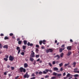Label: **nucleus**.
<instances>
[{"instance_id":"obj_1","label":"nucleus","mask_w":79,"mask_h":79,"mask_svg":"<svg viewBox=\"0 0 79 79\" xmlns=\"http://www.w3.org/2000/svg\"><path fill=\"white\" fill-rule=\"evenodd\" d=\"M19 70H20V73H23H23L26 72V69H24L23 67H21L19 69Z\"/></svg>"},{"instance_id":"obj_2","label":"nucleus","mask_w":79,"mask_h":79,"mask_svg":"<svg viewBox=\"0 0 79 79\" xmlns=\"http://www.w3.org/2000/svg\"><path fill=\"white\" fill-rule=\"evenodd\" d=\"M46 52L47 53H49V52H50V53H52V52H53V51L52 49L50 48L48 49H47L46 50Z\"/></svg>"},{"instance_id":"obj_3","label":"nucleus","mask_w":79,"mask_h":79,"mask_svg":"<svg viewBox=\"0 0 79 79\" xmlns=\"http://www.w3.org/2000/svg\"><path fill=\"white\" fill-rule=\"evenodd\" d=\"M13 60H14V57L13 56H10L9 57V60L10 61H13Z\"/></svg>"},{"instance_id":"obj_4","label":"nucleus","mask_w":79,"mask_h":79,"mask_svg":"<svg viewBox=\"0 0 79 79\" xmlns=\"http://www.w3.org/2000/svg\"><path fill=\"white\" fill-rule=\"evenodd\" d=\"M31 52H32L33 53H31V54L30 55L31 57H32V58H34L35 57V53H34V52H33V51H31Z\"/></svg>"},{"instance_id":"obj_5","label":"nucleus","mask_w":79,"mask_h":79,"mask_svg":"<svg viewBox=\"0 0 79 79\" xmlns=\"http://www.w3.org/2000/svg\"><path fill=\"white\" fill-rule=\"evenodd\" d=\"M16 50H18V54H19L20 52H21V49L19 47H17L16 48Z\"/></svg>"},{"instance_id":"obj_6","label":"nucleus","mask_w":79,"mask_h":79,"mask_svg":"<svg viewBox=\"0 0 79 79\" xmlns=\"http://www.w3.org/2000/svg\"><path fill=\"white\" fill-rule=\"evenodd\" d=\"M33 44L32 43H30L29 42H28L27 45L28 46H30V47H32V46H33Z\"/></svg>"},{"instance_id":"obj_7","label":"nucleus","mask_w":79,"mask_h":79,"mask_svg":"<svg viewBox=\"0 0 79 79\" xmlns=\"http://www.w3.org/2000/svg\"><path fill=\"white\" fill-rule=\"evenodd\" d=\"M26 74H25L24 75L23 77L24 78H26V77H27V78H28V77H29V76L28 75H27V73H26Z\"/></svg>"},{"instance_id":"obj_8","label":"nucleus","mask_w":79,"mask_h":79,"mask_svg":"<svg viewBox=\"0 0 79 79\" xmlns=\"http://www.w3.org/2000/svg\"><path fill=\"white\" fill-rule=\"evenodd\" d=\"M71 53H72V52L69 51L67 54V55L68 56H70V55H71Z\"/></svg>"},{"instance_id":"obj_9","label":"nucleus","mask_w":79,"mask_h":79,"mask_svg":"<svg viewBox=\"0 0 79 79\" xmlns=\"http://www.w3.org/2000/svg\"><path fill=\"white\" fill-rule=\"evenodd\" d=\"M67 49L68 50H71V46H69L67 47Z\"/></svg>"},{"instance_id":"obj_10","label":"nucleus","mask_w":79,"mask_h":79,"mask_svg":"<svg viewBox=\"0 0 79 79\" xmlns=\"http://www.w3.org/2000/svg\"><path fill=\"white\" fill-rule=\"evenodd\" d=\"M56 57H57V59L58 60L60 58V56H59V55H57L55 56H54V58H56Z\"/></svg>"},{"instance_id":"obj_11","label":"nucleus","mask_w":79,"mask_h":79,"mask_svg":"<svg viewBox=\"0 0 79 79\" xmlns=\"http://www.w3.org/2000/svg\"><path fill=\"white\" fill-rule=\"evenodd\" d=\"M3 48H6V49H8V45H4L3 47Z\"/></svg>"},{"instance_id":"obj_12","label":"nucleus","mask_w":79,"mask_h":79,"mask_svg":"<svg viewBox=\"0 0 79 79\" xmlns=\"http://www.w3.org/2000/svg\"><path fill=\"white\" fill-rule=\"evenodd\" d=\"M70 64V63L69 62L68 63V64H64V66L65 67H66L67 66H68V65H69Z\"/></svg>"},{"instance_id":"obj_13","label":"nucleus","mask_w":79,"mask_h":79,"mask_svg":"<svg viewBox=\"0 0 79 79\" xmlns=\"http://www.w3.org/2000/svg\"><path fill=\"white\" fill-rule=\"evenodd\" d=\"M77 69H77V68H76L75 69H74L73 70V72L74 73H76V71H77Z\"/></svg>"},{"instance_id":"obj_14","label":"nucleus","mask_w":79,"mask_h":79,"mask_svg":"<svg viewBox=\"0 0 79 79\" xmlns=\"http://www.w3.org/2000/svg\"><path fill=\"white\" fill-rule=\"evenodd\" d=\"M53 70L54 71H58V69L56 67H54L53 68Z\"/></svg>"},{"instance_id":"obj_15","label":"nucleus","mask_w":79,"mask_h":79,"mask_svg":"<svg viewBox=\"0 0 79 79\" xmlns=\"http://www.w3.org/2000/svg\"><path fill=\"white\" fill-rule=\"evenodd\" d=\"M43 44H46V40H44L43 41H42Z\"/></svg>"},{"instance_id":"obj_16","label":"nucleus","mask_w":79,"mask_h":79,"mask_svg":"<svg viewBox=\"0 0 79 79\" xmlns=\"http://www.w3.org/2000/svg\"><path fill=\"white\" fill-rule=\"evenodd\" d=\"M28 66V65H27V64L26 63H25L24 64V68H27V66Z\"/></svg>"},{"instance_id":"obj_17","label":"nucleus","mask_w":79,"mask_h":79,"mask_svg":"<svg viewBox=\"0 0 79 79\" xmlns=\"http://www.w3.org/2000/svg\"><path fill=\"white\" fill-rule=\"evenodd\" d=\"M30 60L31 61H34V58H33L32 57H30Z\"/></svg>"},{"instance_id":"obj_18","label":"nucleus","mask_w":79,"mask_h":79,"mask_svg":"<svg viewBox=\"0 0 79 79\" xmlns=\"http://www.w3.org/2000/svg\"><path fill=\"white\" fill-rule=\"evenodd\" d=\"M63 55H64V53H62L60 54V56L61 58H62Z\"/></svg>"},{"instance_id":"obj_19","label":"nucleus","mask_w":79,"mask_h":79,"mask_svg":"<svg viewBox=\"0 0 79 79\" xmlns=\"http://www.w3.org/2000/svg\"><path fill=\"white\" fill-rule=\"evenodd\" d=\"M23 42L24 45H27V41L24 40Z\"/></svg>"},{"instance_id":"obj_20","label":"nucleus","mask_w":79,"mask_h":79,"mask_svg":"<svg viewBox=\"0 0 79 79\" xmlns=\"http://www.w3.org/2000/svg\"><path fill=\"white\" fill-rule=\"evenodd\" d=\"M63 52V49L62 48H60L59 49V52L60 53H61Z\"/></svg>"},{"instance_id":"obj_21","label":"nucleus","mask_w":79,"mask_h":79,"mask_svg":"<svg viewBox=\"0 0 79 79\" xmlns=\"http://www.w3.org/2000/svg\"><path fill=\"white\" fill-rule=\"evenodd\" d=\"M59 65L60 67H61L63 65V63H61L60 64H59Z\"/></svg>"},{"instance_id":"obj_22","label":"nucleus","mask_w":79,"mask_h":79,"mask_svg":"<svg viewBox=\"0 0 79 79\" xmlns=\"http://www.w3.org/2000/svg\"><path fill=\"white\" fill-rule=\"evenodd\" d=\"M18 43L19 45H20V44H21V43H22V41H19Z\"/></svg>"},{"instance_id":"obj_23","label":"nucleus","mask_w":79,"mask_h":79,"mask_svg":"<svg viewBox=\"0 0 79 79\" xmlns=\"http://www.w3.org/2000/svg\"><path fill=\"white\" fill-rule=\"evenodd\" d=\"M26 48V46H23V50H25Z\"/></svg>"},{"instance_id":"obj_24","label":"nucleus","mask_w":79,"mask_h":79,"mask_svg":"<svg viewBox=\"0 0 79 79\" xmlns=\"http://www.w3.org/2000/svg\"><path fill=\"white\" fill-rule=\"evenodd\" d=\"M43 73V72H42L40 71L39 72L38 74H40V75H42Z\"/></svg>"},{"instance_id":"obj_25","label":"nucleus","mask_w":79,"mask_h":79,"mask_svg":"<svg viewBox=\"0 0 79 79\" xmlns=\"http://www.w3.org/2000/svg\"><path fill=\"white\" fill-rule=\"evenodd\" d=\"M8 39H9V38H8V37L7 36H5L4 37V40H7Z\"/></svg>"},{"instance_id":"obj_26","label":"nucleus","mask_w":79,"mask_h":79,"mask_svg":"<svg viewBox=\"0 0 79 79\" xmlns=\"http://www.w3.org/2000/svg\"><path fill=\"white\" fill-rule=\"evenodd\" d=\"M73 67H75L76 64V63L75 62H74L73 63Z\"/></svg>"},{"instance_id":"obj_27","label":"nucleus","mask_w":79,"mask_h":79,"mask_svg":"<svg viewBox=\"0 0 79 79\" xmlns=\"http://www.w3.org/2000/svg\"><path fill=\"white\" fill-rule=\"evenodd\" d=\"M74 77H79V75L77 74H75L74 75Z\"/></svg>"},{"instance_id":"obj_28","label":"nucleus","mask_w":79,"mask_h":79,"mask_svg":"<svg viewBox=\"0 0 79 79\" xmlns=\"http://www.w3.org/2000/svg\"><path fill=\"white\" fill-rule=\"evenodd\" d=\"M51 79H56V77H52L51 78Z\"/></svg>"},{"instance_id":"obj_29","label":"nucleus","mask_w":79,"mask_h":79,"mask_svg":"<svg viewBox=\"0 0 79 79\" xmlns=\"http://www.w3.org/2000/svg\"><path fill=\"white\" fill-rule=\"evenodd\" d=\"M53 76H56L57 73L55 72H54L53 73Z\"/></svg>"},{"instance_id":"obj_30","label":"nucleus","mask_w":79,"mask_h":79,"mask_svg":"<svg viewBox=\"0 0 79 79\" xmlns=\"http://www.w3.org/2000/svg\"><path fill=\"white\" fill-rule=\"evenodd\" d=\"M40 56V55H35V57L36 58H39Z\"/></svg>"},{"instance_id":"obj_31","label":"nucleus","mask_w":79,"mask_h":79,"mask_svg":"<svg viewBox=\"0 0 79 79\" xmlns=\"http://www.w3.org/2000/svg\"><path fill=\"white\" fill-rule=\"evenodd\" d=\"M4 60L6 61H8V59L7 58H4Z\"/></svg>"},{"instance_id":"obj_32","label":"nucleus","mask_w":79,"mask_h":79,"mask_svg":"<svg viewBox=\"0 0 79 79\" xmlns=\"http://www.w3.org/2000/svg\"><path fill=\"white\" fill-rule=\"evenodd\" d=\"M11 69L12 70H14L15 69V67H11Z\"/></svg>"},{"instance_id":"obj_33","label":"nucleus","mask_w":79,"mask_h":79,"mask_svg":"<svg viewBox=\"0 0 79 79\" xmlns=\"http://www.w3.org/2000/svg\"><path fill=\"white\" fill-rule=\"evenodd\" d=\"M35 52L36 53H38V52H39V49L38 48H36L35 50Z\"/></svg>"},{"instance_id":"obj_34","label":"nucleus","mask_w":79,"mask_h":79,"mask_svg":"<svg viewBox=\"0 0 79 79\" xmlns=\"http://www.w3.org/2000/svg\"><path fill=\"white\" fill-rule=\"evenodd\" d=\"M61 73L58 74L57 75V76H61Z\"/></svg>"},{"instance_id":"obj_35","label":"nucleus","mask_w":79,"mask_h":79,"mask_svg":"<svg viewBox=\"0 0 79 79\" xmlns=\"http://www.w3.org/2000/svg\"><path fill=\"white\" fill-rule=\"evenodd\" d=\"M42 41L41 40L39 42V44H40V45H42Z\"/></svg>"},{"instance_id":"obj_36","label":"nucleus","mask_w":79,"mask_h":79,"mask_svg":"<svg viewBox=\"0 0 79 79\" xmlns=\"http://www.w3.org/2000/svg\"><path fill=\"white\" fill-rule=\"evenodd\" d=\"M70 74H69V73H68V74L67 75H66V77H69V76H70Z\"/></svg>"},{"instance_id":"obj_37","label":"nucleus","mask_w":79,"mask_h":79,"mask_svg":"<svg viewBox=\"0 0 79 79\" xmlns=\"http://www.w3.org/2000/svg\"><path fill=\"white\" fill-rule=\"evenodd\" d=\"M48 65H50V66L51 67V66H52V64L50 63H49L48 64Z\"/></svg>"},{"instance_id":"obj_38","label":"nucleus","mask_w":79,"mask_h":79,"mask_svg":"<svg viewBox=\"0 0 79 79\" xmlns=\"http://www.w3.org/2000/svg\"><path fill=\"white\" fill-rule=\"evenodd\" d=\"M45 71L46 72V73H48V71H49V70L48 69H45Z\"/></svg>"},{"instance_id":"obj_39","label":"nucleus","mask_w":79,"mask_h":79,"mask_svg":"<svg viewBox=\"0 0 79 79\" xmlns=\"http://www.w3.org/2000/svg\"><path fill=\"white\" fill-rule=\"evenodd\" d=\"M9 35L10 36H13V34L12 33H11L9 34Z\"/></svg>"},{"instance_id":"obj_40","label":"nucleus","mask_w":79,"mask_h":79,"mask_svg":"<svg viewBox=\"0 0 79 79\" xmlns=\"http://www.w3.org/2000/svg\"><path fill=\"white\" fill-rule=\"evenodd\" d=\"M22 55H24V52H22V53H20Z\"/></svg>"},{"instance_id":"obj_41","label":"nucleus","mask_w":79,"mask_h":79,"mask_svg":"<svg viewBox=\"0 0 79 79\" xmlns=\"http://www.w3.org/2000/svg\"><path fill=\"white\" fill-rule=\"evenodd\" d=\"M43 74H47V72H45V71H43Z\"/></svg>"},{"instance_id":"obj_42","label":"nucleus","mask_w":79,"mask_h":79,"mask_svg":"<svg viewBox=\"0 0 79 79\" xmlns=\"http://www.w3.org/2000/svg\"><path fill=\"white\" fill-rule=\"evenodd\" d=\"M8 55H6L5 56V58H8Z\"/></svg>"},{"instance_id":"obj_43","label":"nucleus","mask_w":79,"mask_h":79,"mask_svg":"<svg viewBox=\"0 0 79 79\" xmlns=\"http://www.w3.org/2000/svg\"><path fill=\"white\" fill-rule=\"evenodd\" d=\"M12 39H15V35L12 36Z\"/></svg>"},{"instance_id":"obj_44","label":"nucleus","mask_w":79,"mask_h":79,"mask_svg":"<svg viewBox=\"0 0 79 79\" xmlns=\"http://www.w3.org/2000/svg\"><path fill=\"white\" fill-rule=\"evenodd\" d=\"M48 77H49V76L48 75H46L45 76V78H48Z\"/></svg>"},{"instance_id":"obj_45","label":"nucleus","mask_w":79,"mask_h":79,"mask_svg":"<svg viewBox=\"0 0 79 79\" xmlns=\"http://www.w3.org/2000/svg\"><path fill=\"white\" fill-rule=\"evenodd\" d=\"M63 67H61L60 68V71H63Z\"/></svg>"},{"instance_id":"obj_46","label":"nucleus","mask_w":79,"mask_h":79,"mask_svg":"<svg viewBox=\"0 0 79 79\" xmlns=\"http://www.w3.org/2000/svg\"><path fill=\"white\" fill-rule=\"evenodd\" d=\"M36 63V61H35V60L34 61V63H33V64H34V65H35Z\"/></svg>"},{"instance_id":"obj_47","label":"nucleus","mask_w":79,"mask_h":79,"mask_svg":"<svg viewBox=\"0 0 79 79\" xmlns=\"http://www.w3.org/2000/svg\"><path fill=\"white\" fill-rule=\"evenodd\" d=\"M55 64V61H53L52 62V64Z\"/></svg>"},{"instance_id":"obj_48","label":"nucleus","mask_w":79,"mask_h":79,"mask_svg":"<svg viewBox=\"0 0 79 79\" xmlns=\"http://www.w3.org/2000/svg\"><path fill=\"white\" fill-rule=\"evenodd\" d=\"M18 77H19V76H18L17 77H15V79H17L18 78Z\"/></svg>"},{"instance_id":"obj_49","label":"nucleus","mask_w":79,"mask_h":79,"mask_svg":"<svg viewBox=\"0 0 79 79\" xmlns=\"http://www.w3.org/2000/svg\"><path fill=\"white\" fill-rule=\"evenodd\" d=\"M59 62H59V61H56V64H58V63H59Z\"/></svg>"},{"instance_id":"obj_50","label":"nucleus","mask_w":79,"mask_h":79,"mask_svg":"<svg viewBox=\"0 0 79 79\" xmlns=\"http://www.w3.org/2000/svg\"><path fill=\"white\" fill-rule=\"evenodd\" d=\"M25 60L26 61H28V58L27 57L26 59H25Z\"/></svg>"},{"instance_id":"obj_51","label":"nucleus","mask_w":79,"mask_h":79,"mask_svg":"<svg viewBox=\"0 0 79 79\" xmlns=\"http://www.w3.org/2000/svg\"><path fill=\"white\" fill-rule=\"evenodd\" d=\"M36 47H37V48H38L39 47V46L38 44H37L36 45Z\"/></svg>"},{"instance_id":"obj_52","label":"nucleus","mask_w":79,"mask_h":79,"mask_svg":"<svg viewBox=\"0 0 79 79\" xmlns=\"http://www.w3.org/2000/svg\"><path fill=\"white\" fill-rule=\"evenodd\" d=\"M69 77H70V78H72L73 77V75H70V76Z\"/></svg>"},{"instance_id":"obj_53","label":"nucleus","mask_w":79,"mask_h":79,"mask_svg":"<svg viewBox=\"0 0 79 79\" xmlns=\"http://www.w3.org/2000/svg\"><path fill=\"white\" fill-rule=\"evenodd\" d=\"M31 76H35V74H34V73H32L31 75Z\"/></svg>"},{"instance_id":"obj_54","label":"nucleus","mask_w":79,"mask_h":79,"mask_svg":"<svg viewBox=\"0 0 79 79\" xmlns=\"http://www.w3.org/2000/svg\"><path fill=\"white\" fill-rule=\"evenodd\" d=\"M70 42H73V40L72 39H70Z\"/></svg>"},{"instance_id":"obj_55","label":"nucleus","mask_w":79,"mask_h":79,"mask_svg":"<svg viewBox=\"0 0 79 79\" xmlns=\"http://www.w3.org/2000/svg\"><path fill=\"white\" fill-rule=\"evenodd\" d=\"M0 48H2V44L0 43Z\"/></svg>"},{"instance_id":"obj_56","label":"nucleus","mask_w":79,"mask_h":79,"mask_svg":"<svg viewBox=\"0 0 79 79\" xmlns=\"http://www.w3.org/2000/svg\"><path fill=\"white\" fill-rule=\"evenodd\" d=\"M75 73H79V71H77L76 72H75Z\"/></svg>"},{"instance_id":"obj_57","label":"nucleus","mask_w":79,"mask_h":79,"mask_svg":"<svg viewBox=\"0 0 79 79\" xmlns=\"http://www.w3.org/2000/svg\"><path fill=\"white\" fill-rule=\"evenodd\" d=\"M4 75H6L7 74V73H6V72H5L4 73Z\"/></svg>"},{"instance_id":"obj_58","label":"nucleus","mask_w":79,"mask_h":79,"mask_svg":"<svg viewBox=\"0 0 79 79\" xmlns=\"http://www.w3.org/2000/svg\"><path fill=\"white\" fill-rule=\"evenodd\" d=\"M20 40V39L19 38H18L17 39V41H19Z\"/></svg>"},{"instance_id":"obj_59","label":"nucleus","mask_w":79,"mask_h":79,"mask_svg":"<svg viewBox=\"0 0 79 79\" xmlns=\"http://www.w3.org/2000/svg\"><path fill=\"white\" fill-rule=\"evenodd\" d=\"M40 61V58L38 59L36 61Z\"/></svg>"},{"instance_id":"obj_60","label":"nucleus","mask_w":79,"mask_h":79,"mask_svg":"<svg viewBox=\"0 0 79 79\" xmlns=\"http://www.w3.org/2000/svg\"><path fill=\"white\" fill-rule=\"evenodd\" d=\"M3 35H3V34H2V33H1V37H2V36H3Z\"/></svg>"},{"instance_id":"obj_61","label":"nucleus","mask_w":79,"mask_h":79,"mask_svg":"<svg viewBox=\"0 0 79 79\" xmlns=\"http://www.w3.org/2000/svg\"><path fill=\"white\" fill-rule=\"evenodd\" d=\"M65 75H66V73L65 72L64 73H63V76H65Z\"/></svg>"},{"instance_id":"obj_62","label":"nucleus","mask_w":79,"mask_h":79,"mask_svg":"<svg viewBox=\"0 0 79 79\" xmlns=\"http://www.w3.org/2000/svg\"><path fill=\"white\" fill-rule=\"evenodd\" d=\"M49 71L50 73H52V70H49Z\"/></svg>"},{"instance_id":"obj_63","label":"nucleus","mask_w":79,"mask_h":79,"mask_svg":"<svg viewBox=\"0 0 79 79\" xmlns=\"http://www.w3.org/2000/svg\"><path fill=\"white\" fill-rule=\"evenodd\" d=\"M61 47L64 48V45L63 44L62 45Z\"/></svg>"},{"instance_id":"obj_64","label":"nucleus","mask_w":79,"mask_h":79,"mask_svg":"<svg viewBox=\"0 0 79 79\" xmlns=\"http://www.w3.org/2000/svg\"><path fill=\"white\" fill-rule=\"evenodd\" d=\"M10 68V65H8L7 66V68Z\"/></svg>"}]
</instances>
